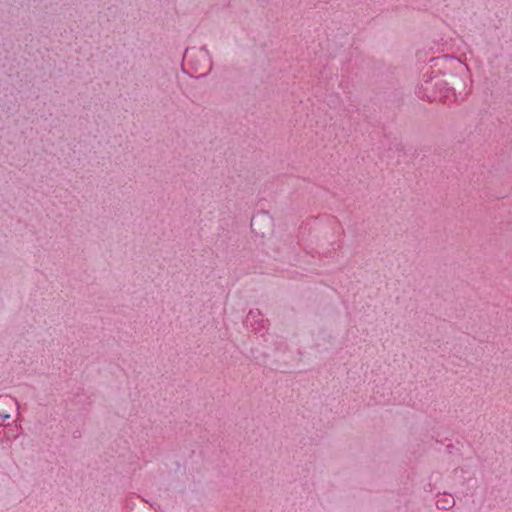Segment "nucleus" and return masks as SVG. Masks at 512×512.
<instances>
[{"label":"nucleus","mask_w":512,"mask_h":512,"mask_svg":"<svg viewBox=\"0 0 512 512\" xmlns=\"http://www.w3.org/2000/svg\"><path fill=\"white\" fill-rule=\"evenodd\" d=\"M431 63L432 71L420 87L423 97L447 103L457 100V93L466 94L469 69L465 63L448 56L432 59Z\"/></svg>","instance_id":"1"},{"label":"nucleus","mask_w":512,"mask_h":512,"mask_svg":"<svg viewBox=\"0 0 512 512\" xmlns=\"http://www.w3.org/2000/svg\"><path fill=\"white\" fill-rule=\"evenodd\" d=\"M184 59L198 76L207 75L212 68L211 55L206 47L187 49Z\"/></svg>","instance_id":"2"},{"label":"nucleus","mask_w":512,"mask_h":512,"mask_svg":"<svg viewBox=\"0 0 512 512\" xmlns=\"http://www.w3.org/2000/svg\"><path fill=\"white\" fill-rule=\"evenodd\" d=\"M251 229L256 237L269 238L274 232V220L267 212L259 213L252 218Z\"/></svg>","instance_id":"3"}]
</instances>
